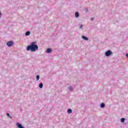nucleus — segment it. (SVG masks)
Instances as JSON below:
<instances>
[{"label": "nucleus", "instance_id": "9", "mask_svg": "<svg viewBox=\"0 0 128 128\" xmlns=\"http://www.w3.org/2000/svg\"><path fill=\"white\" fill-rule=\"evenodd\" d=\"M83 10L85 12H88V8H83Z\"/></svg>", "mask_w": 128, "mask_h": 128}, {"label": "nucleus", "instance_id": "2", "mask_svg": "<svg viewBox=\"0 0 128 128\" xmlns=\"http://www.w3.org/2000/svg\"><path fill=\"white\" fill-rule=\"evenodd\" d=\"M104 54L106 56H110L112 54V52L110 50H108L105 52Z\"/></svg>", "mask_w": 128, "mask_h": 128}, {"label": "nucleus", "instance_id": "3", "mask_svg": "<svg viewBox=\"0 0 128 128\" xmlns=\"http://www.w3.org/2000/svg\"><path fill=\"white\" fill-rule=\"evenodd\" d=\"M14 44V43L12 40H10L6 42V45L8 48H10V46H12Z\"/></svg>", "mask_w": 128, "mask_h": 128}, {"label": "nucleus", "instance_id": "11", "mask_svg": "<svg viewBox=\"0 0 128 128\" xmlns=\"http://www.w3.org/2000/svg\"><path fill=\"white\" fill-rule=\"evenodd\" d=\"M40 88H42L43 86H44V84H42V82H40V84H39V86H38Z\"/></svg>", "mask_w": 128, "mask_h": 128}, {"label": "nucleus", "instance_id": "7", "mask_svg": "<svg viewBox=\"0 0 128 128\" xmlns=\"http://www.w3.org/2000/svg\"><path fill=\"white\" fill-rule=\"evenodd\" d=\"M82 38L84 40H88V38L84 36H82Z\"/></svg>", "mask_w": 128, "mask_h": 128}, {"label": "nucleus", "instance_id": "18", "mask_svg": "<svg viewBox=\"0 0 128 128\" xmlns=\"http://www.w3.org/2000/svg\"><path fill=\"white\" fill-rule=\"evenodd\" d=\"M126 58H128V53H126Z\"/></svg>", "mask_w": 128, "mask_h": 128}, {"label": "nucleus", "instance_id": "12", "mask_svg": "<svg viewBox=\"0 0 128 128\" xmlns=\"http://www.w3.org/2000/svg\"><path fill=\"white\" fill-rule=\"evenodd\" d=\"M67 112L68 114H72V109H70V108H69V109L68 110Z\"/></svg>", "mask_w": 128, "mask_h": 128}, {"label": "nucleus", "instance_id": "6", "mask_svg": "<svg viewBox=\"0 0 128 128\" xmlns=\"http://www.w3.org/2000/svg\"><path fill=\"white\" fill-rule=\"evenodd\" d=\"M105 106H106V104H104V103L102 102L100 104V108H104Z\"/></svg>", "mask_w": 128, "mask_h": 128}, {"label": "nucleus", "instance_id": "17", "mask_svg": "<svg viewBox=\"0 0 128 128\" xmlns=\"http://www.w3.org/2000/svg\"><path fill=\"white\" fill-rule=\"evenodd\" d=\"M84 26L83 25H80L79 28H82Z\"/></svg>", "mask_w": 128, "mask_h": 128}, {"label": "nucleus", "instance_id": "1", "mask_svg": "<svg viewBox=\"0 0 128 128\" xmlns=\"http://www.w3.org/2000/svg\"><path fill=\"white\" fill-rule=\"evenodd\" d=\"M36 42H32L30 45H28L26 48L28 52H36V50H38V46L36 44Z\"/></svg>", "mask_w": 128, "mask_h": 128}, {"label": "nucleus", "instance_id": "15", "mask_svg": "<svg viewBox=\"0 0 128 128\" xmlns=\"http://www.w3.org/2000/svg\"><path fill=\"white\" fill-rule=\"evenodd\" d=\"M40 80V75H37L36 76V80Z\"/></svg>", "mask_w": 128, "mask_h": 128}, {"label": "nucleus", "instance_id": "8", "mask_svg": "<svg viewBox=\"0 0 128 128\" xmlns=\"http://www.w3.org/2000/svg\"><path fill=\"white\" fill-rule=\"evenodd\" d=\"M30 34V31H26L25 33L26 36H28Z\"/></svg>", "mask_w": 128, "mask_h": 128}, {"label": "nucleus", "instance_id": "5", "mask_svg": "<svg viewBox=\"0 0 128 128\" xmlns=\"http://www.w3.org/2000/svg\"><path fill=\"white\" fill-rule=\"evenodd\" d=\"M52 52V49L51 48H47V50H46V52L47 54H50V52Z\"/></svg>", "mask_w": 128, "mask_h": 128}, {"label": "nucleus", "instance_id": "10", "mask_svg": "<svg viewBox=\"0 0 128 128\" xmlns=\"http://www.w3.org/2000/svg\"><path fill=\"white\" fill-rule=\"evenodd\" d=\"M75 16L76 18H78L80 16V14L78 13V12H75Z\"/></svg>", "mask_w": 128, "mask_h": 128}, {"label": "nucleus", "instance_id": "14", "mask_svg": "<svg viewBox=\"0 0 128 128\" xmlns=\"http://www.w3.org/2000/svg\"><path fill=\"white\" fill-rule=\"evenodd\" d=\"M124 120H126V118H122L120 119L121 122H124Z\"/></svg>", "mask_w": 128, "mask_h": 128}, {"label": "nucleus", "instance_id": "4", "mask_svg": "<svg viewBox=\"0 0 128 128\" xmlns=\"http://www.w3.org/2000/svg\"><path fill=\"white\" fill-rule=\"evenodd\" d=\"M16 126L18 128H25L24 127L22 126V125L20 122L16 123Z\"/></svg>", "mask_w": 128, "mask_h": 128}, {"label": "nucleus", "instance_id": "20", "mask_svg": "<svg viewBox=\"0 0 128 128\" xmlns=\"http://www.w3.org/2000/svg\"><path fill=\"white\" fill-rule=\"evenodd\" d=\"M94 20V18H91L90 20L92 21V20Z\"/></svg>", "mask_w": 128, "mask_h": 128}, {"label": "nucleus", "instance_id": "19", "mask_svg": "<svg viewBox=\"0 0 128 128\" xmlns=\"http://www.w3.org/2000/svg\"><path fill=\"white\" fill-rule=\"evenodd\" d=\"M2 18V12L0 11V18Z\"/></svg>", "mask_w": 128, "mask_h": 128}, {"label": "nucleus", "instance_id": "16", "mask_svg": "<svg viewBox=\"0 0 128 128\" xmlns=\"http://www.w3.org/2000/svg\"><path fill=\"white\" fill-rule=\"evenodd\" d=\"M69 90H70V92H72V90H74V88H72V86H69Z\"/></svg>", "mask_w": 128, "mask_h": 128}, {"label": "nucleus", "instance_id": "13", "mask_svg": "<svg viewBox=\"0 0 128 128\" xmlns=\"http://www.w3.org/2000/svg\"><path fill=\"white\" fill-rule=\"evenodd\" d=\"M6 116H8V117L9 118H12V117L10 116V113H7L6 114Z\"/></svg>", "mask_w": 128, "mask_h": 128}]
</instances>
